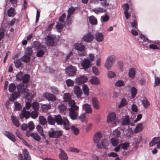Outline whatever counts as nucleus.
Returning a JSON list of instances; mask_svg holds the SVG:
<instances>
[{
  "label": "nucleus",
  "mask_w": 160,
  "mask_h": 160,
  "mask_svg": "<svg viewBox=\"0 0 160 160\" xmlns=\"http://www.w3.org/2000/svg\"><path fill=\"white\" fill-rule=\"evenodd\" d=\"M116 76V75L114 72L112 71L108 72L107 76L108 78H112L115 77Z\"/></svg>",
  "instance_id": "obj_62"
},
{
  "label": "nucleus",
  "mask_w": 160,
  "mask_h": 160,
  "mask_svg": "<svg viewBox=\"0 0 160 160\" xmlns=\"http://www.w3.org/2000/svg\"><path fill=\"white\" fill-rule=\"evenodd\" d=\"M63 99L64 101L67 102L71 99L70 94L69 93H66L64 94Z\"/></svg>",
  "instance_id": "obj_49"
},
{
  "label": "nucleus",
  "mask_w": 160,
  "mask_h": 160,
  "mask_svg": "<svg viewBox=\"0 0 160 160\" xmlns=\"http://www.w3.org/2000/svg\"><path fill=\"white\" fill-rule=\"evenodd\" d=\"M95 38L97 42H101L104 40V36L101 33L97 32L95 34Z\"/></svg>",
  "instance_id": "obj_19"
},
{
  "label": "nucleus",
  "mask_w": 160,
  "mask_h": 160,
  "mask_svg": "<svg viewBox=\"0 0 160 160\" xmlns=\"http://www.w3.org/2000/svg\"><path fill=\"white\" fill-rule=\"evenodd\" d=\"M69 115L71 118L73 120L76 119L78 116V113L77 111L78 110L69 108Z\"/></svg>",
  "instance_id": "obj_12"
},
{
  "label": "nucleus",
  "mask_w": 160,
  "mask_h": 160,
  "mask_svg": "<svg viewBox=\"0 0 160 160\" xmlns=\"http://www.w3.org/2000/svg\"><path fill=\"white\" fill-rule=\"evenodd\" d=\"M90 82L92 84L98 85L99 84V79L96 77H93L90 79Z\"/></svg>",
  "instance_id": "obj_33"
},
{
  "label": "nucleus",
  "mask_w": 160,
  "mask_h": 160,
  "mask_svg": "<svg viewBox=\"0 0 160 160\" xmlns=\"http://www.w3.org/2000/svg\"><path fill=\"white\" fill-rule=\"evenodd\" d=\"M17 89L20 92L23 93V94L27 92L26 89L23 86L18 87Z\"/></svg>",
  "instance_id": "obj_64"
},
{
  "label": "nucleus",
  "mask_w": 160,
  "mask_h": 160,
  "mask_svg": "<svg viewBox=\"0 0 160 160\" xmlns=\"http://www.w3.org/2000/svg\"><path fill=\"white\" fill-rule=\"evenodd\" d=\"M88 80V78L85 75H81L77 77L75 81L77 84H81L86 82Z\"/></svg>",
  "instance_id": "obj_10"
},
{
  "label": "nucleus",
  "mask_w": 160,
  "mask_h": 160,
  "mask_svg": "<svg viewBox=\"0 0 160 160\" xmlns=\"http://www.w3.org/2000/svg\"><path fill=\"white\" fill-rule=\"evenodd\" d=\"M91 102L94 108L96 109H98L100 107L99 102L97 98L94 97L92 98Z\"/></svg>",
  "instance_id": "obj_20"
},
{
  "label": "nucleus",
  "mask_w": 160,
  "mask_h": 160,
  "mask_svg": "<svg viewBox=\"0 0 160 160\" xmlns=\"http://www.w3.org/2000/svg\"><path fill=\"white\" fill-rule=\"evenodd\" d=\"M11 120L13 124L17 127L20 126L19 122L18 119L15 117L12 116L11 117Z\"/></svg>",
  "instance_id": "obj_30"
},
{
  "label": "nucleus",
  "mask_w": 160,
  "mask_h": 160,
  "mask_svg": "<svg viewBox=\"0 0 160 160\" xmlns=\"http://www.w3.org/2000/svg\"><path fill=\"white\" fill-rule=\"evenodd\" d=\"M110 141L112 146L114 147L117 146L119 142L118 139L115 138H111Z\"/></svg>",
  "instance_id": "obj_42"
},
{
  "label": "nucleus",
  "mask_w": 160,
  "mask_h": 160,
  "mask_svg": "<svg viewBox=\"0 0 160 160\" xmlns=\"http://www.w3.org/2000/svg\"><path fill=\"white\" fill-rule=\"evenodd\" d=\"M68 102V104L71 107L70 108L76 110H78L79 107L78 106L75 105V102L74 100H70Z\"/></svg>",
  "instance_id": "obj_23"
},
{
  "label": "nucleus",
  "mask_w": 160,
  "mask_h": 160,
  "mask_svg": "<svg viewBox=\"0 0 160 160\" xmlns=\"http://www.w3.org/2000/svg\"><path fill=\"white\" fill-rule=\"evenodd\" d=\"M30 117V112L26 111L25 107H23L20 115V118L23 119L25 118L26 119H28Z\"/></svg>",
  "instance_id": "obj_11"
},
{
  "label": "nucleus",
  "mask_w": 160,
  "mask_h": 160,
  "mask_svg": "<svg viewBox=\"0 0 160 160\" xmlns=\"http://www.w3.org/2000/svg\"><path fill=\"white\" fill-rule=\"evenodd\" d=\"M82 109L85 112V113L90 114L92 113V109L91 105L88 104H85L82 105Z\"/></svg>",
  "instance_id": "obj_18"
},
{
  "label": "nucleus",
  "mask_w": 160,
  "mask_h": 160,
  "mask_svg": "<svg viewBox=\"0 0 160 160\" xmlns=\"http://www.w3.org/2000/svg\"><path fill=\"white\" fill-rule=\"evenodd\" d=\"M82 91L84 92V94L87 96H88L89 95V89L87 85L85 84H84L82 86Z\"/></svg>",
  "instance_id": "obj_47"
},
{
  "label": "nucleus",
  "mask_w": 160,
  "mask_h": 160,
  "mask_svg": "<svg viewBox=\"0 0 160 160\" xmlns=\"http://www.w3.org/2000/svg\"><path fill=\"white\" fill-rule=\"evenodd\" d=\"M33 53L32 48L31 47H27L26 49V55L29 56L30 57Z\"/></svg>",
  "instance_id": "obj_52"
},
{
  "label": "nucleus",
  "mask_w": 160,
  "mask_h": 160,
  "mask_svg": "<svg viewBox=\"0 0 160 160\" xmlns=\"http://www.w3.org/2000/svg\"><path fill=\"white\" fill-rule=\"evenodd\" d=\"M3 133L13 142H14L16 141L15 136L12 132H10L9 131H5L3 132Z\"/></svg>",
  "instance_id": "obj_15"
},
{
  "label": "nucleus",
  "mask_w": 160,
  "mask_h": 160,
  "mask_svg": "<svg viewBox=\"0 0 160 160\" xmlns=\"http://www.w3.org/2000/svg\"><path fill=\"white\" fill-rule=\"evenodd\" d=\"M87 117L85 113H83L79 116L78 119L82 122H85L87 121Z\"/></svg>",
  "instance_id": "obj_35"
},
{
  "label": "nucleus",
  "mask_w": 160,
  "mask_h": 160,
  "mask_svg": "<svg viewBox=\"0 0 160 160\" xmlns=\"http://www.w3.org/2000/svg\"><path fill=\"white\" fill-rule=\"evenodd\" d=\"M55 38L52 35H48L45 38V43L48 46H53L56 43Z\"/></svg>",
  "instance_id": "obj_3"
},
{
  "label": "nucleus",
  "mask_w": 160,
  "mask_h": 160,
  "mask_svg": "<svg viewBox=\"0 0 160 160\" xmlns=\"http://www.w3.org/2000/svg\"><path fill=\"white\" fill-rule=\"evenodd\" d=\"M30 76L28 74H25L23 76L22 79V82L24 83H27L29 81Z\"/></svg>",
  "instance_id": "obj_55"
},
{
  "label": "nucleus",
  "mask_w": 160,
  "mask_h": 160,
  "mask_svg": "<svg viewBox=\"0 0 160 160\" xmlns=\"http://www.w3.org/2000/svg\"><path fill=\"white\" fill-rule=\"evenodd\" d=\"M47 122L48 123L51 125H53L55 123V115L52 116L51 115H48L47 118Z\"/></svg>",
  "instance_id": "obj_22"
},
{
  "label": "nucleus",
  "mask_w": 160,
  "mask_h": 160,
  "mask_svg": "<svg viewBox=\"0 0 160 160\" xmlns=\"http://www.w3.org/2000/svg\"><path fill=\"white\" fill-rule=\"evenodd\" d=\"M159 138L160 137H154L149 142V144L150 147H152L155 145L156 143H158V140Z\"/></svg>",
  "instance_id": "obj_27"
},
{
  "label": "nucleus",
  "mask_w": 160,
  "mask_h": 160,
  "mask_svg": "<svg viewBox=\"0 0 160 160\" xmlns=\"http://www.w3.org/2000/svg\"><path fill=\"white\" fill-rule=\"evenodd\" d=\"M38 116V113L37 111L34 110L31 112H30V116L31 118L33 119H36Z\"/></svg>",
  "instance_id": "obj_57"
},
{
  "label": "nucleus",
  "mask_w": 160,
  "mask_h": 160,
  "mask_svg": "<svg viewBox=\"0 0 160 160\" xmlns=\"http://www.w3.org/2000/svg\"><path fill=\"white\" fill-rule=\"evenodd\" d=\"M102 147L103 148L106 149V147L108 146V140L106 138H104L101 141Z\"/></svg>",
  "instance_id": "obj_48"
},
{
  "label": "nucleus",
  "mask_w": 160,
  "mask_h": 160,
  "mask_svg": "<svg viewBox=\"0 0 160 160\" xmlns=\"http://www.w3.org/2000/svg\"><path fill=\"white\" fill-rule=\"evenodd\" d=\"M75 49L78 51H82L84 50L85 46L81 43H76L74 44Z\"/></svg>",
  "instance_id": "obj_21"
},
{
  "label": "nucleus",
  "mask_w": 160,
  "mask_h": 160,
  "mask_svg": "<svg viewBox=\"0 0 160 160\" xmlns=\"http://www.w3.org/2000/svg\"><path fill=\"white\" fill-rule=\"evenodd\" d=\"M122 124L123 126L130 125L132 126L134 125L133 122H130L129 117L128 115L125 116L122 122Z\"/></svg>",
  "instance_id": "obj_14"
},
{
  "label": "nucleus",
  "mask_w": 160,
  "mask_h": 160,
  "mask_svg": "<svg viewBox=\"0 0 160 160\" xmlns=\"http://www.w3.org/2000/svg\"><path fill=\"white\" fill-rule=\"evenodd\" d=\"M23 157L22 154L19 155V160H31L28 152L25 149L23 150Z\"/></svg>",
  "instance_id": "obj_9"
},
{
  "label": "nucleus",
  "mask_w": 160,
  "mask_h": 160,
  "mask_svg": "<svg viewBox=\"0 0 160 160\" xmlns=\"http://www.w3.org/2000/svg\"><path fill=\"white\" fill-rule=\"evenodd\" d=\"M58 108L61 112H64L67 109L66 106L62 103L59 104L58 105Z\"/></svg>",
  "instance_id": "obj_32"
},
{
  "label": "nucleus",
  "mask_w": 160,
  "mask_h": 160,
  "mask_svg": "<svg viewBox=\"0 0 160 160\" xmlns=\"http://www.w3.org/2000/svg\"><path fill=\"white\" fill-rule=\"evenodd\" d=\"M90 23L92 25H96L97 23V21L96 18L93 16H90L89 18Z\"/></svg>",
  "instance_id": "obj_39"
},
{
  "label": "nucleus",
  "mask_w": 160,
  "mask_h": 160,
  "mask_svg": "<svg viewBox=\"0 0 160 160\" xmlns=\"http://www.w3.org/2000/svg\"><path fill=\"white\" fill-rule=\"evenodd\" d=\"M73 91L74 94L78 98H80L82 94V90L78 85H76L74 87Z\"/></svg>",
  "instance_id": "obj_13"
},
{
  "label": "nucleus",
  "mask_w": 160,
  "mask_h": 160,
  "mask_svg": "<svg viewBox=\"0 0 160 160\" xmlns=\"http://www.w3.org/2000/svg\"><path fill=\"white\" fill-rule=\"evenodd\" d=\"M20 60V58H18L16 59L14 61L15 66L17 68H19L22 67V63Z\"/></svg>",
  "instance_id": "obj_26"
},
{
  "label": "nucleus",
  "mask_w": 160,
  "mask_h": 160,
  "mask_svg": "<svg viewBox=\"0 0 160 160\" xmlns=\"http://www.w3.org/2000/svg\"><path fill=\"white\" fill-rule=\"evenodd\" d=\"M129 144L128 142H125L121 144V147L122 149L125 150H127L129 146Z\"/></svg>",
  "instance_id": "obj_63"
},
{
  "label": "nucleus",
  "mask_w": 160,
  "mask_h": 160,
  "mask_svg": "<svg viewBox=\"0 0 160 160\" xmlns=\"http://www.w3.org/2000/svg\"><path fill=\"white\" fill-rule=\"evenodd\" d=\"M66 83L68 87L72 86L74 85V82L70 79H68L66 81Z\"/></svg>",
  "instance_id": "obj_61"
},
{
  "label": "nucleus",
  "mask_w": 160,
  "mask_h": 160,
  "mask_svg": "<svg viewBox=\"0 0 160 160\" xmlns=\"http://www.w3.org/2000/svg\"><path fill=\"white\" fill-rule=\"evenodd\" d=\"M32 106L34 110L38 111L39 108V103L37 102H33L32 103Z\"/></svg>",
  "instance_id": "obj_51"
},
{
  "label": "nucleus",
  "mask_w": 160,
  "mask_h": 160,
  "mask_svg": "<svg viewBox=\"0 0 160 160\" xmlns=\"http://www.w3.org/2000/svg\"><path fill=\"white\" fill-rule=\"evenodd\" d=\"M50 89L51 92L53 94H58L59 92L58 89L54 86H52L50 87Z\"/></svg>",
  "instance_id": "obj_46"
},
{
  "label": "nucleus",
  "mask_w": 160,
  "mask_h": 160,
  "mask_svg": "<svg viewBox=\"0 0 160 160\" xmlns=\"http://www.w3.org/2000/svg\"><path fill=\"white\" fill-rule=\"evenodd\" d=\"M115 86L116 87H121L125 85L123 81L122 80H118L114 84Z\"/></svg>",
  "instance_id": "obj_43"
},
{
  "label": "nucleus",
  "mask_w": 160,
  "mask_h": 160,
  "mask_svg": "<svg viewBox=\"0 0 160 160\" xmlns=\"http://www.w3.org/2000/svg\"><path fill=\"white\" fill-rule=\"evenodd\" d=\"M136 74V69L134 68H131L129 70L128 76L130 78H133Z\"/></svg>",
  "instance_id": "obj_24"
},
{
  "label": "nucleus",
  "mask_w": 160,
  "mask_h": 160,
  "mask_svg": "<svg viewBox=\"0 0 160 160\" xmlns=\"http://www.w3.org/2000/svg\"><path fill=\"white\" fill-rule=\"evenodd\" d=\"M70 129L75 135H77L79 133V129L75 126H72L71 127Z\"/></svg>",
  "instance_id": "obj_50"
},
{
  "label": "nucleus",
  "mask_w": 160,
  "mask_h": 160,
  "mask_svg": "<svg viewBox=\"0 0 160 160\" xmlns=\"http://www.w3.org/2000/svg\"><path fill=\"white\" fill-rule=\"evenodd\" d=\"M116 59V57L114 55H110L107 58L106 61L110 62H112L113 63V62H115Z\"/></svg>",
  "instance_id": "obj_56"
},
{
  "label": "nucleus",
  "mask_w": 160,
  "mask_h": 160,
  "mask_svg": "<svg viewBox=\"0 0 160 160\" xmlns=\"http://www.w3.org/2000/svg\"><path fill=\"white\" fill-rule=\"evenodd\" d=\"M32 137L36 141H39L40 140L41 138L37 133H32Z\"/></svg>",
  "instance_id": "obj_54"
},
{
  "label": "nucleus",
  "mask_w": 160,
  "mask_h": 160,
  "mask_svg": "<svg viewBox=\"0 0 160 160\" xmlns=\"http://www.w3.org/2000/svg\"><path fill=\"white\" fill-rule=\"evenodd\" d=\"M127 104L126 100L125 98H123L121 100L120 104L118 105L119 108L124 106Z\"/></svg>",
  "instance_id": "obj_59"
},
{
  "label": "nucleus",
  "mask_w": 160,
  "mask_h": 160,
  "mask_svg": "<svg viewBox=\"0 0 160 160\" xmlns=\"http://www.w3.org/2000/svg\"><path fill=\"white\" fill-rule=\"evenodd\" d=\"M14 109L15 111H19L22 109V106L21 104L17 101L14 102Z\"/></svg>",
  "instance_id": "obj_44"
},
{
  "label": "nucleus",
  "mask_w": 160,
  "mask_h": 160,
  "mask_svg": "<svg viewBox=\"0 0 160 160\" xmlns=\"http://www.w3.org/2000/svg\"><path fill=\"white\" fill-rule=\"evenodd\" d=\"M137 91L136 88L134 87H132L131 88V95L132 98H134L137 94Z\"/></svg>",
  "instance_id": "obj_45"
},
{
  "label": "nucleus",
  "mask_w": 160,
  "mask_h": 160,
  "mask_svg": "<svg viewBox=\"0 0 160 160\" xmlns=\"http://www.w3.org/2000/svg\"><path fill=\"white\" fill-rule=\"evenodd\" d=\"M43 96L46 99L49 101H54L56 100V97L50 93L45 92L43 94Z\"/></svg>",
  "instance_id": "obj_16"
},
{
  "label": "nucleus",
  "mask_w": 160,
  "mask_h": 160,
  "mask_svg": "<svg viewBox=\"0 0 160 160\" xmlns=\"http://www.w3.org/2000/svg\"><path fill=\"white\" fill-rule=\"evenodd\" d=\"M40 123L42 126L45 125L47 122L46 119L42 116H40L38 118Z\"/></svg>",
  "instance_id": "obj_34"
},
{
  "label": "nucleus",
  "mask_w": 160,
  "mask_h": 160,
  "mask_svg": "<svg viewBox=\"0 0 160 160\" xmlns=\"http://www.w3.org/2000/svg\"><path fill=\"white\" fill-rule=\"evenodd\" d=\"M92 11L97 14H98L99 13H103L105 11V10L101 7H99L97 8H95L92 9Z\"/></svg>",
  "instance_id": "obj_38"
},
{
  "label": "nucleus",
  "mask_w": 160,
  "mask_h": 160,
  "mask_svg": "<svg viewBox=\"0 0 160 160\" xmlns=\"http://www.w3.org/2000/svg\"><path fill=\"white\" fill-rule=\"evenodd\" d=\"M23 76V73L22 72H20L16 75V78L18 80L20 81L22 80Z\"/></svg>",
  "instance_id": "obj_60"
},
{
  "label": "nucleus",
  "mask_w": 160,
  "mask_h": 160,
  "mask_svg": "<svg viewBox=\"0 0 160 160\" xmlns=\"http://www.w3.org/2000/svg\"><path fill=\"white\" fill-rule=\"evenodd\" d=\"M112 62L106 61L105 64V67L108 70H110L112 67Z\"/></svg>",
  "instance_id": "obj_58"
},
{
  "label": "nucleus",
  "mask_w": 160,
  "mask_h": 160,
  "mask_svg": "<svg viewBox=\"0 0 160 160\" xmlns=\"http://www.w3.org/2000/svg\"><path fill=\"white\" fill-rule=\"evenodd\" d=\"M60 152L59 154V158L61 160H67L68 157L65 152L61 148L60 149Z\"/></svg>",
  "instance_id": "obj_17"
},
{
  "label": "nucleus",
  "mask_w": 160,
  "mask_h": 160,
  "mask_svg": "<svg viewBox=\"0 0 160 160\" xmlns=\"http://www.w3.org/2000/svg\"><path fill=\"white\" fill-rule=\"evenodd\" d=\"M121 129L120 128H118L113 131V135L115 137L118 138L121 135L120 131Z\"/></svg>",
  "instance_id": "obj_40"
},
{
  "label": "nucleus",
  "mask_w": 160,
  "mask_h": 160,
  "mask_svg": "<svg viewBox=\"0 0 160 160\" xmlns=\"http://www.w3.org/2000/svg\"><path fill=\"white\" fill-rule=\"evenodd\" d=\"M116 117V116L114 112L109 113L108 115L107 120L110 122H112L114 121Z\"/></svg>",
  "instance_id": "obj_29"
},
{
  "label": "nucleus",
  "mask_w": 160,
  "mask_h": 160,
  "mask_svg": "<svg viewBox=\"0 0 160 160\" xmlns=\"http://www.w3.org/2000/svg\"><path fill=\"white\" fill-rule=\"evenodd\" d=\"M81 65L85 70H86V69L92 66L91 61L90 60L86 58H84L83 60L81 62Z\"/></svg>",
  "instance_id": "obj_6"
},
{
  "label": "nucleus",
  "mask_w": 160,
  "mask_h": 160,
  "mask_svg": "<svg viewBox=\"0 0 160 160\" xmlns=\"http://www.w3.org/2000/svg\"><path fill=\"white\" fill-rule=\"evenodd\" d=\"M143 128V125L142 123L138 124L134 129V132L135 133H137L140 132Z\"/></svg>",
  "instance_id": "obj_36"
},
{
  "label": "nucleus",
  "mask_w": 160,
  "mask_h": 160,
  "mask_svg": "<svg viewBox=\"0 0 160 160\" xmlns=\"http://www.w3.org/2000/svg\"><path fill=\"white\" fill-rule=\"evenodd\" d=\"M94 38V35L89 32L83 36L82 40L86 42L89 43L92 41Z\"/></svg>",
  "instance_id": "obj_8"
},
{
  "label": "nucleus",
  "mask_w": 160,
  "mask_h": 160,
  "mask_svg": "<svg viewBox=\"0 0 160 160\" xmlns=\"http://www.w3.org/2000/svg\"><path fill=\"white\" fill-rule=\"evenodd\" d=\"M24 95L25 99L28 101L31 100L33 98L32 93L28 92H25Z\"/></svg>",
  "instance_id": "obj_37"
},
{
  "label": "nucleus",
  "mask_w": 160,
  "mask_h": 160,
  "mask_svg": "<svg viewBox=\"0 0 160 160\" xmlns=\"http://www.w3.org/2000/svg\"><path fill=\"white\" fill-rule=\"evenodd\" d=\"M65 22L58 21L57 22L56 27L57 29H62L64 26Z\"/></svg>",
  "instance_id": "obj_41"
},
{
  "label": "nucleus",
  "mask_w": 160,
  "mask_h": 160,
  "mask_svg": "<svg viewBox=\"0 0 160 160\" xmlns=\"http://www.w3.org/2000/svg\"><path fill=\"white\" fill-rule=\"evenodd\" d=\"M16 13L15 9L14 8L11 7L8 10V14L9 17H13Z\"/></svg>",
  "instance_id": "obj_25"
},
{
  "label": "nucleus",
  "mask_w": 160,
  "mask_h": 160,
  "mask_svg": "<svg viewBox=\"0 0 160 160\" xmlns=\"http://www.w3.org/2000/svg\"><path fill=\"white\" fill-rule=\"evenodd\" d=\"M16 88V86L14 83H12L9 84L8 90L10 92H13L15 90Z\"/></svg>",
  "instance_id": "obj_53"
},
{
  "label": "nucleus",
  "mask_w": 160,
  "mask_h": 160,
  "mask_svg": "<svg viewBox=\"0 0 160 160\" xmlns=\"http://www.w3.org/2000/svg\"><path fill=\"white\" fill-rule=\"evenodd\" d=\"M20 59L23 62L28 63L30 61V57L25 54L20 58Z\"/></svg>",
  "instance_id": "obj_31"
},
{
  "label": "nucleus",
  "mask_w": 160,
  "mask_h": 160,
  "mask_svg": "<svg viewBox=\"0 0 160 160\" xmlns=\"http://www.w3.org/2000/svg\"><path fill=\"white\" fill-rule=\"evenodd\" d=\"M36 129L39 132V134L42 136L43 138L46 139V136L44 134L43 129L42 127L40 125H38L36 127Z\"/></svg>",
  "instance_id": "obj_28"
},
{
  "label": "nucleus",
  "mask_w": 160,
  "mask_h": 160,
  "mask_svg": "<svg viewBox=\"0 0 160 160\" xmlns=\"http://www.w3.org/2000/svg\"><path fill=\"white\" fill-rule=\"evenodd\" d=\"M62 132L61 130H56L54 128H51L48 131V136L50 138H58L62 135Z\"/></svg>",
  "instance_id": "obj_2"
},
{
  "label": "nucleus",
  "mask_w": 160,
  "mask_h": 160,
  "mask_svg": "<svg viewBox=\"0 0 160 160\" xmlns=\"http://www.w3.org/2000/svg\"><path fill=\"white\" fill-rule=\"evenodd\" d=\"M55 122L59 125H63L64 128L66 130L70 129L69 122L68 119L65 117L62 118L60 115H55Z\"/></svg>",
  "instance_id": "obj_1"
},
{
  "label": "nucleus",
  "mask_w": 160,
  "mask_h": 160,
  "mask_svg": "<svg viewBox=\"0 0 160 160\" xmlns=\"http://www.w3.org/2000/svg\"><path fill=\"white\" fill-rule=\"evenodd\" d=\"M102 136L100 132H98L95 134L93 138V141L94 143H97L96 147L98 149H102V148L99 142Z\"/></svg>",
  "instance_id": "obj_4"
},
{
  "label": "nucleus",
  "mask_w": 160,
  "mask_h": 160,
  "mask_svg": "<svg viewBox=\"0 0 160 160\" xmlns=\"http://www.w3.org/2000/svg\"><path fill=\"white\" fill-rule=\"evenodd\" d=\"M38 52L36 56L38 57H41L44 53V51L46 50V47L44 45H39L38 48Z\"/></svg>",
  "instance_id": "obj_7"
},
{
  "label": "nucleus",
  "mask_w": 160,
  "mask_h": 160,
  "mask_svg": "<svg viewBox=\"0 0 160 160\" xmlns=\"http://www.w3.org/2000/svg\"><path fill=\"white\" fill-rule=\"evenodd\" d=\"M66 73L69 76H74L76 74V68L72 66H68L66 68Z\"/></svg>",
  "instance_id": "obj_5"
}]
</instances>
